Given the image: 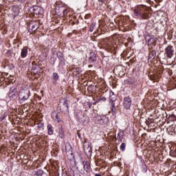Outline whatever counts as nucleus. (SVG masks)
Returning a JSON list of instances; mask_svg holds the SVG:
<instances>
[{"instance_id":"nucleus-40","label":"nucleus","mask_w":176,"mask_h":176,"mask_svg":"<svg viewBox=\"0 0 176 176\" xmlns=\"http://www.w3.org/2000/svg\"><path fill=\"white\" fill-rule=\"evenodd\" d=\"M77 135H78V138H79L80 140H82V136H81V135H80V133H79V131H78V132H77Z\"/></svg>"},{"instance_id":"nucleus-9","label":"nucleus","mask_w":176,"mask_h":176,"mask_svg":"<svg viewBox=\"0 0 176 176\" xmlns=\"http://www.w3.org/2000/svg\"><path fill=\"white\" fill-rule=\"evenodd\" d=\"M38 28H39V23L38 22H31L28 27V32L30 34H34Z\"/></svg>"},{"instance_id":"nucleus-4","label":"nucleus","mask_w":176,"mask_h":176,"mask_svg":"<svg viewBox=\"0 0 176 176\" xmlns=\"http://www.w3.org/2000/svg\"><path fill=\"white\" fill-rule=\"evenodd\" d=\"M17 85H14L10 88L8 92V97L10 100H16L19 96V91H17Z\"/></svg>"},{"instance_id":"nucleus-7","label":"nucleus","mask_w":176,"mask_h":176,"mask_svg":"<svg viewBox=\"0 0 176 176\" xmlns=\"http://www.w3.org/2000/svg\"><path fill=\"white\" fill-rule=\"evenodd\" d=\"M164 52V54L166 58H172L174 56V47H173L171 45H169L165 48Z\"/></svg>"},{"instance_id":"nucleus-1","label":"nucleus","mask_w":176,"mask_h":176,"mask_svg":"<svg viewBox=\"0 0 176 176\" xmlns=\"http://www.w3.org/2000/svg\"><path fill=\"white\" fill-rule=\"evenodd\" d=\"M133 14L138 19H144V20H148L151 17V14L148 11V8L146 6L140 5L135 8L133 10Z\"/></svg>"},{"instance_id":"nucleus-39","label":"nucleus","mask_w":176,"mask_h":176,"mask_svg":"<svg viewBox=\"0 0 176 176\" xmlns=\"http://www.w3.org/2000/svg\"><path fill=\"white\" fill-rule=\"evenodd\" d=\"M91 17V15H90V14H86L85 16V19H90Z\"/></svg>"},{"instance_id":"nucleus-29","label":"nucleus","mask_w":176,"mask_h":176,"mask_svg":"<svg viewBox=\"0 0 176 176\" xmlns=\"http://www.w3.org/2000/svg\"><path fill=\"white\" fill-rule=\"evenodd\" d=\"M94 27H96V23L93 22L89 27L90 32H93V31H94Z\"/></svg>"},{"instance_id":"nucleus-21","label":"nucleus","mask_w":176,"mask_h":176,"mask_svg":"<svg viewBox=\"0 0 176 176\" xmlns=\"http://www.w3.org/2000/svg\"><path fill=\"white\" fill-rule=\"evenodd\" d=\"M28 54V50L27 49V47H23L21 50V58H25V57H27Z\"/></svg>"},{"instance_id":"nucleus-23","label":"nucleus","mask_w":176,"mask_h":176,"mask_svg":"<svg viewBox=\"0 0 176 176\" xmlns=\"http://www.w3.org/2000/svg\"><path fill=\"white\" fill-rule=\"evenodd\" d=\"M56 56L60 62H63L65 60V58H64V54L61 52V51H58L56 52Z\"/></svg>"},{"instance_id":"nucleus-5","label":"nucleus","mask_w":176,"mask_h":176,"mask_svg":"<svg viewBox=\"0 0 176 176\" xmlns=\"http://www.w3.org/2000/svg\"><path fill=\"white\" fill-rule=\"evenodd\" d=\"M29 11L30 12V13H33V14L39 16V14H43V8L39 6H33L32 7H30Z\"/></svg>"},{"instance_id":"nucleus-28","label":"nucleus","mask_w":176,"mask_h":176,"mask_svg":"<svg viewBox=\"0 0 176 176\" xmlns=\"http://www.w3.org/2000/svg\"><path fill=\"white\" fill-rule=\"evenodd\" d=\"M168 120L170 122H175L176 120V116L174 114L170 115L168 117Z\"/></svg>"},{"instance_id":"nucleus-10","label":"nucleus","mask_w":176,"mask_h":176,"mask_svg":"<svg viewBox=\"0 0 176 176\" xmlns=\"http://www.w3.org/2000/svg\"><path fill=\"white\" fill-rule=\"evenodd\" d=\"M131 104H133V102L130 96L124 98L123 107L125 108V109H130L131 107Z\"/></svg>"},{"instance_id":"nucleus-27","label":"nucleus","mask_w":176,"mask_h":176,"mask_svg":"<svg viewBox=\"0 0 176 176\" xmlns=\"http://www.w3.org/2000/svg\"><path fill=\"white\" fill-rule=\"evenodd\" d=\"M149 78L151 80H153V82H157V76L154 74H151L149 76Z\"/></svg>"},{"instance_id":"nucleus-13","label":"nucleus","mask_w":176,"mask_h":176,"mask_svg":"<svg viewBox=\"0 0 176 176\" xmlns=\"http://www.w3.org/2000/svg\"><path fill=\"white\" fill-rule=\"evenodd\" d=\"M68 104H69V100L65 99L63 104L60 107V112H67L68 111Z\"/></svg>"},{"instance_id":"nucleus-25","label":"nucleus","mask_w":176,"mask_h":176,"mask_svg":"<svg viewBox=\"0 0 176 176\" xmlns=\"http://www.w3.org/2000/svg\"><path fill=\"white\" fill-rule=\"evenodd\" d=\"M166 131L168 133V134H169V135H175L174 133V126H169L167 129H166Z\"/></svg>"},{"instance_id":"nucleus-11","label":"nucleus","mask_w":176,"mask_h":176,"mask_svg":"<svg viewBox=\"0 0 176 176\" xmlns=\"http://www.w3.org/2000/svg\"><path fill=\"white\" fill-rule=\"evenodd\" d=\"M51 116L55 123H61V122H63V120L60 118L58 113L56 112V110L52 111Z\"/></svg>"},{"instance_id":"nucleus-24","label":"nucleus","mask_w":176,"mask_h":176,"mask_svg":"<svg viewBox=\"0 0 176 176\" xmlns=\"http://www.w3.org/2000/svg\"><path fill=\"white\" fill-rule=\"evenodd\" d=\"M58 135L60 138H65V133H64V128H63V126H60V127H59Z\"/></svg>"},{"instance_id":"nucleus-44","label":"nucleus","mask_w":176,"mask_h":176,"mask_svg":"<svg viewBox=\"0 0 176 176\" xmlns=\"http://www.w3.org/2000/svg\"><path fill=\"white\" fill-rule=\"evenodd\" d=\"M1 120H3L4 119H5V116H3V117H1Z\"/></svg>"},{"instance_id":"nucleus-20","label":"nucleus","mask_w":176,"mask_h":176,"mask_svg":"<svg viewBox=\"0 0 176 176\" xmlns=\"http://www.w3.org/2000/svg\"><path fill=\"white\" fill-rule=\"evenodd\" d=\"M52 78L53 80V85H57V80L60 79V76H58V74L54 72Z\"/></svg>"},{"instance_id":"nucleus-45","label":"nucleus","mask_w":176,"mask_h":176,"mask_svg":"<svg viewBox=\"0 0 176 176\" xmlns=\"http://www.w3.org/2000/svg\"><path fill=\"white\" fill-rule=\"evenodd\" d=\"M95 176H102V175H101L100 174L97 173V174L95 175Z\"/></svg>"},{"instance_id":"nucleus-15","label":"nucleus","mask_w":176,"mask_h":176,"mask_svg":"<svg viewBox=\"0 0 176 176\" xmlns=\"http://www.w3.org/2000/svg\"><path fill=\"white\" fill-rule=\"evenodd\" d=\"M64 6H56L55 7V12L58 16H63V12H64Z\"/></svg>"},{"instance_id":"nucleus-6","label":"nucleus","mask_w":176,"mask_h":176,"mask_svg":"<svg viewBox=\"0 0 176 176\" xmlns=\"http://www.w3.org/2000/svg\"><path fill=\"white\" fill-rule=\"evenodd\" d=\"M83 149L87 156H91V153H93V148H91V144L89 142L85 141L84 142Z\"/></svg>"},{"instance_id":"nucleus-14","label":"nucleus","mask_w":176,"mask_h":176,"mask_svg":"<svg viewBox=\"0 0 176 176\" xmlns=\"http://www.w3.org/2000/svg\"><path fill=\"white\" fill-rule=\"evenodd\" d=\"M157 51L152 50V47H148V60H155Z\"/></svg>"},{"instance_id":"nucleus-42","label":"nucleus","mask_w":176,"mask_h":176,"mask_svg":"<svg viewBox=\"0 0 176 176\" xmlns=\"http://www.w3.org/2000/svg\"><path fill=\"white\" fill-rule=\"evenodd\" d=\"M135 112H138V113H140V111H138V110L135 109V110H134L133 116L135 115Z\"/></svg>"},{"instance_id":"nucleus-3","label":"nucleus","mask_w":176,"mask_h":176,"mask_svg":"<svg viewBox=\"0 0 176 176\" xmlns=\"http://www.w3.org/2000/svg\"><path fill=\"white\" fill-rule=\"evenodd\" d=\"M76 168L80 174H84L85 171L87 172V170L90 168V165L87 164V162L86 161H82L80 163L76 166Z\"/></svg>"},{"instance_id":"nucleus-16","label":"nucleus","mask_w":176,"mask_h":176,"mask_svg":"<svg viewBox=\"0 0 176 176\" xmlns=\"http://www.w3.org/2000/svg\"><path fill=\"white\" fill-rule=\"evenodd\" d=\"M96 61H97V55H96V53L94 52H91L89 54V64H93L94 63H96Z\"/></svg>"},{"instance_id":"nucleus-46","label":"nucleus","mask_w":176,"mask_h":176,"mask_svg":"<svg viewBox=\"0 0 176 176\" xmlns=\"http://www.w3.org/2000/svg\"><path fill=\"white\" fill-rule=\"evenodd\" d=\"M93 67V65H89V68H91Z\"/></svg>"},{"instance_id":"nucleus-49","label":"nucleus","mask_w":176,"mask_h":176,"mask_svg":"<svg viewBox=\"0 0 176 176\" xmlns=\"http://www.w3.org/2000/svg\"><path fill=\"white\" fill-rule=\"evenodd\" d=\"M112 94H113V96H115V94H113V92H112Z\"/></svg>"},{"instance_id":"nucleus-36","label":"nucleus","mask_w":176,"mask_h":176,"mask_svg":"<svg viewBox=\"0 0 176 176\" xmlns=\"http://www.w3.org/2000/svg\"><path fill=\"white\" fill-rule=\"evenodd\" d=\"M51 64L52 65H54V64H56V58H54V57H52V58H51Z\"/></svg>"},{"instance_id":"nucleus-17","label":"nucleus","mask_w":176,"mask_h":176,"mask_svg":"<svg viewBox=\"0 0 176 176\" xmlns=\"http://www.w3.org/2000/svg\"><path fill=\"white\" fill-rule=\"evenodd\" d=\"M109 102L111 104L110 108L111 109V111L113 112L114 113H116V107H115V99L112 98V96H110V100Z\"/></svg>"},{"instance_id":"nucleus-2","label":"nucleus","mask_w":176,"mask_h":176,"mask_svg":"<svg viewBox=\"0 0 176 176\" xmlns=\"http://www.w3.org/2000/svg\"><path fill=\"white\" fill-rule=\"evenodd\" d=\"M30 89L25 87H22L18 94L19 103L23 104L24 101H27V99L30 98Z\"/></svg>"},{"instance_id":"nucleus-33","label":"nucleus","mask_w":176,"mask_h":176,"mask_svg":"<svg viewBox=\"0 0 176 176\" xmlns=\"http://www.w3.org/2000/svg\"><path fill=\"white\" fill-rule=\"evenodd\" d=\"M120 149L122 152H124L126 151V143H122L120 145Z\"/></svg>"},{"instance_id":"nucleus-18","label":"nucleus","mask_w":176,"mask_h":176,"mask_svg":"<svg viewBox=\"0 0 176 176\" xmlns=\"http://www.w3.org/2000/svg\"><path fill=\"white\" fill-rule=\"evenodd\" d=\"M65 152L67 155H74V152H72V146L69 143L65 144Z\"/></svg>"},{"instance_id":"nucleus-8","label":"nucleus","mask_w":176,"mask_h":176,"mask_svg":"<svg viewBox=\"0 0 176 176\" xmlns=\"http://www.w3.org/2000/svg\"><path fill=\"white\" fill-rule=\"evenodd\" d=\"M94 120L96 124H105L108 122V118L104 116H97Z\"/></svg>"},{"instance_id":"nucleus-35","label":"nucleus","mask_w":176,"mask_h":176,"mask_svg":"<svg viewBox=\"0 0 176 176\" xmlns=\"http://www.w3.org/2000/svg\"><path fill=\"white\" fill-rule=\"evenodd\" d=\"M85 107H88V109H90V108H91V104L90 103V102H85L84 103Z\"/></svg>"},{"instance_id":"nucleus-32","label":"nucleus","mask_w":176,"mask_h":176,"mask_svg":"<svg viewBox=\"0 0 176 176\" xmlns=\"http://www.w3.org/2000/svg\"><path fill=\"white\" fill-rule=\"evenodd\" d=\"M36 175L37 176H43V170L39 169L36 172Z\"/></svg>"},{"instance_id":"nucleus-19","label":"nucleus","mask_w":176,"mask_h":176,"mask_svg":"<svg viewBox=\"0 0 176 176\" xmlns=\"http://www.w3.org/2000/svg\"><path fill=\"white\" fill-rule=\"evenodd\" d=\"M157 43V38H150L147 40L148 46H151V45H153V46H156Z\"/></svg>"},{"instance_id":"nucleus-12","label":"nucleus","mask_w":176,"mask_h":176,"mask_svg":"<svg viewBox=\"0 0 176 176\" xmlns=\"http://www.w3.org/2000/svg\"><path fill=\"white\" fill-rule=\"evenodd\" d=\"M76 119H78V122L80 123H83L85 122V113L82 111H78L76 112Z\"/></svg>"},{"instance_id":"nucleus-30","label":"nucleus","mask_w":176,"mask_h":176,"mask_svg":"<svg viewBox=\"0 0 176 176\" xmlns=\"http://www.w3.org/2000/svg\"><path fill=\"white\" fill-rule=\"evenodd\" d=\"M117 140L118 141H120L122 142V140H123V134H122L120 132L117 135Z\"/></svg>"},{"instance_id":"nucleus-38","label":"nucleus","mask_w":176,"mask_h":176,"mask_svg":"<svg viewBox=\"0 0 176 176\" xmlns=\"http://www.w3.org/2000/svg\"><path fill=\"white\" fill-rule=\"evenodd\" d=\"M104 3H105V0H99V5L100 6H102V5H104Z\"/></svg>"},{"instance_id":"nucleus-37","label":"nucleus","mask_w":176,"mask_h":176,"mask_svg":"<svg viewBox=\"0 0 176 176\" xmlns=\"http://www.w3.org/2000/svg\"><path fill=\"white\" fill-rule=\"evenodd\" d=\"M98 101H107V98H105V96H100Z\"/></svg>"},{"instance_id":"nucleus-22","label":"nucleus","mask_w":176,"mask_h":176,"mask_svg":"<svg viewBox=\"0 0 176 176\" xmlns=\"http://www.w3.org/2000/svg\"><path fill=\"white\" fill-rule=\"evenodd\" d=\"M41 71V67H39L38 65H33L32 67V72L33 74H38Z\"/></svg>"},{"instance_id":"nucleus-43","label":"nucleus","mask_w":176,"mask_h":176,"mask_svg":"<svg viewBox=\"0 0 176 176\" xmlns=\"http://www.w3.org/2000/svg\"><path fill=\"white\" fill-rule=\"evenodd\" d=\"M17 1H19V2H25V0H17Z\"/></svg>"},{"instance_id":"nucleus-34","label":"nucleus","mask_w":176,"mask_h":176,"mask_svg":"<svg viewBox=\"0 0 176 176\" xmlns=\"http://www.w3.org/2000/svg\"><path fill=\"white\" fill-rule=\"evenodd\" d=\"M153 120L151 118H148L147 120H146V124L147 126H149L151 123H153Z\"/></svg>"},{"instance_id":"nucleus-47","label":"nucleus","mask_w":176,"mask_h":176,"mask_svg":"<svg viewBox=\"0 0 176 176\" xmlns=\"http://www.w3.org/2000/svg\"><path fill=\"white\" fill-rule=\"evenodd\" d=\"M96 104H97V102H94L93 103L94 105H96Z\"/></svg>"},{"instance_id":"nucleus-48","label":"nucleus","mask_w":176,"mask_h":176,"mask_svg":"<svg viewBox=\"0 0 176 176\" xmlns=\"http://www.w3.org/2000/svg\"><path fill=\"white\" fill-rule=\"evenodd\" d=\"M73 176H80V175L78 174V175H75V174H74Z\"/></svg>"},{"instance_id":"nucleus-41","label":"nucleus","mask_w":176,"mask_h":176,"mask_svg":"<svg viewBox=\"0 0 176 176\" xmlns=\"http://www.w3.org/2000/svg\"><path fill=\"white\" fill-rule=\"evenodd\" d=\"M173 132H174V134H176V125L173 126Z\"/></svg>"},{"instance_id":"nucleus-26","label":"nucleus","mask_w":176,"mask_h":176,"mask_svg":"<svg viewBox=\"0 0 176 176\" xmlns=\"http://www.w3.org/2000/svg\"><path fill=\"white\" fill-rule=\"evenodd\" d=\"M47 127L49 135H53V133H54L53 126L49 124Z\"/></svg>"},{"instance_id":"nucleus-31","label":"nucleus","mask_w":176,"mask_h":176,"mask_svg":"<svg viewBox=\"0 0 176 176\" xmlns=\"http://www.w3.org/2000/svg\"><path fill=\"white\" fill-rule=\"evenodd\" d=\"M67 14H68V10H67L65 8H63V12L62 16H60V17H64V16H67Z\"/></svg>"}]
</instances>
